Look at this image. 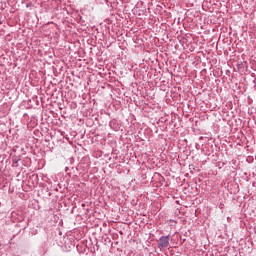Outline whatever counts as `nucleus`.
Masks as SVG:
<instances>
[{
  "label": "nucleus",
  "mask_w": 256,
  "mask_h": 256,
  "mask_svg": "<svg viewBox=\"0 0 256 256\" xmlns=\"http://www.w3.org/2000/svg\"><path fill=\"white\" fill-rule=\"evenodd\" d=\"M169 247V235L168 236H161L158 243L159 249H167Z\"/></svg>",
  "instance_id": "1"
}]
</instances>
